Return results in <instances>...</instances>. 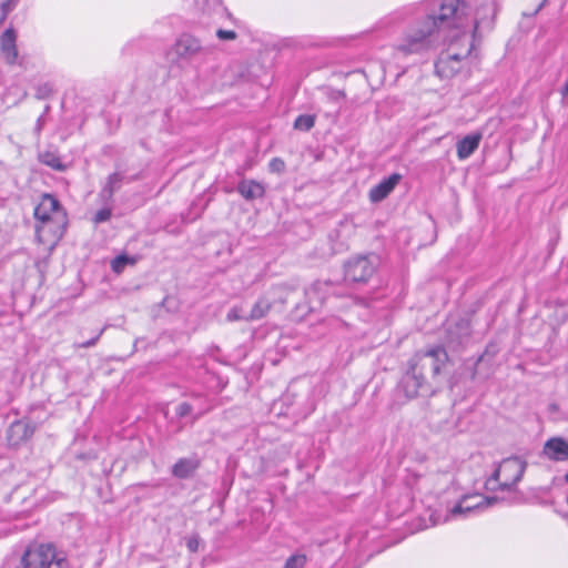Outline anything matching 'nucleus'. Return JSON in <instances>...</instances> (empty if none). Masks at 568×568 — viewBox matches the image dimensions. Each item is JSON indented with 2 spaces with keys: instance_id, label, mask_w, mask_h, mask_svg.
<instances>
[{
  "instance_id": "nucleus-1",
  "label": "nucleus",
  "mask_w": 568,
  "mask_h": 568,
  "mask_svg": "<svg viewBox=\"0 0 568 568\" xmlns=\"http://www.w3.org/2000/svg\"><path fill=\"white\" fill-rule=\"evenodd\" d=\"M447 362V352L442 346L416 352L408 361L407 371L400 383L406 397L415 398L422 394L432 393L434 382Z\"/></svg>"
},
{
  "instance_id": "nucleus-2",
  "label": "nucleus",
  "mask_w": 568,
  "mask_h": 568,
  "mask_svg": "<svg viewBox=\"0 0 568 568\" xmlns=\"http://www.w3.org/2000/svg\"><path fill=\"white\" fill-rule=\"evenodd\" d=\"M34 216L40 222L37 236L41 243L53 246L62 237L67 225V215L59 201L44 194L34 209Z\"/></svg>"
},
{
  "instance_id": "nucleus-3",
  "label": "nucleus",
  "mask_w": 568,
  "mask_h": 568,
  "mask_svg": "<svg viewBox=\"0 0 568 568\" xmlns=\"http://www.w3.org/2000/svg\"><path fill=\"white\" fill-rule=\"evenodd\" d=\"M19 568H69V565L52 544H32L26 549Z\"/></svg>"
},
{
  "instance_id": "nucleus-4",
  "label": "nucleus",
  "mask_w": 568,
  "mask_h": 568,
  "mask_svg": "<svg viewBox=\"0 0 568 568\" xmlns=\"http://www.w3.org/2000/svg\"><path fill=\"white\" fill-rule=\"evenodd\" d=\"M463 48L457 52L454 47L446 49L440 53L436 63V73L443 79H450L456 75L464 65V60L467 59L474 49L473 37H464L462 39Z\"/></svg>"
},
{
  "instance_id": "nucleus-5",
  "label": "nucleus",
  "mask_w": 568,
  "mask_h": 568,
  "mask_svg": "<svg viewBox=\"0 0 568 568\" xmlns=\"http://www.w3.org/2000/svg\"><path fill=\"white\" fill-rule=\"evenodd\" d=\"M526 466V462L518 457L506 458L486 481V486L489 487L491 483L499 481V488L501 490H509L521 479Z\"/></svg>"
},
{
  "instance_id": "nucleus-6",
  "label": "nucleus",
  "mask_w": 568,
  "mask_h": 568,
  "mask_svg": "<svg viewBox=\"0 0 568 568\" xmlns=\"http://www.w3.org/2000/svg\"><path fill=\"white\" fill-rule=\"evenodd\" d=\"M287 287L277 285L262 295L253 305L251 312L246 315L247 321H258L265 317L276 302L284 304L287 297Z\"/></svg>"
},
{
  "instance_id": "nucleus-7",
  "label": "nucleus",
  "mask_w": 568,
  "mask_h": 568,
  "mask_svg": "<svg viewBox=\"0 0 568 568\" xmlns=\"http://www.w3.org/2000/svg\"><path fill=\"white\" fill-rule=\"evenodd\" d=\"M436 23L435 19L428 18L420 29L406 36L404 42L398 45V50L409 54L425 49L428 45V37L432 36Z\"/></svg>"
},
{
  "instance_id": "nucleus-8",
  "label": "nucleus",
  "mask_w": 568,
  "mask_h": 568,
  "mask_svg": "<svg viewBox=\"0 0 568 568\" xmlns=\"http://www.w3.org/2000/svg\"><path fill=\"white\" fill-rule=\"evenodd\" d=\"M375 270L376 264L372 256H356L345 264V278L357 283L367 282L375 273Z\"/></svg>"
},
{
  "instance_id": "nucleus-9",
  "label": "nucleus",
  "mask_w": 568,
  "mask_h": 568,
  "mask_svg": "<svg viewBox=\"0 0 568 568\" xmlns=\"http://www.w3.org/2000/svg\"><path fill=\"white\" fill-rule=\"evenodd\" d=\"M496 501V497H483L479 495L464 496L459 503L449 510V514L445 517V521L456 516L466 515L477 508H486Z\"/></svg>"
},
{
  "instance_id": "nucleus-10",
  "label": "nucleus",
  "mask_w": 568,
  "mask_h": 568,
  "mask_svg": "<svg viewBox=\"0 0 568 568\" xmlns=\"http://www.w3.org/2000/svg\"><path fill=\"white\" fill-rule=\"evenodd\" d=\"M356 230L355 223L349 219L342 220L338 225L329 233L328 239L332 242L334 252H341L347 248L349 240L354 236Z\"/></svg>"
},
{
  "instance_id": "nucleus-11",
  "label": "nucleus",
  "mask_w": 568,
  "mask_h": 568,
  "mask_svg": "<svg viewBox=\"0 0 568 568\" xmlns=\"http://www.w3.org/2000/svg\"><path fill=\"white\" fill-rule=\"evenodd\" d=\"M174 51L182 59H191L202 51V44L195 37L184 33L176 40Z\"/></svg>"
},
{
  "instance_id": "nucleus-12",
  "label": "nucleus",
  "mask_w": 568,
  "mask_h": 568,
  "mask_svg": "<svg viewBox=\"0 0 568 568\" xmlns=\"http://www.w3.org/2000/svg\"><path fill=\"white\" fill-rule=\"evenodd\" d=\"M542 454L552 462H567L568 442L562 437H551L545 443Z\"/></svg>"
},
{
  "instance_id": "nucleus-13",
  "label": "nucleus",
  "mask_w": 568,
  "mask_h": 568,
  "mask_svg": "<svg viewBox=\"0 0 568 568\" xmlns=\"http://www.w3.org/2000/svg\"><path fill=\"white\" fill-rule=\"evenodd\" d=\"M402 180V175L398 173H393L387 179L381 181L377 185L371 189L369 191V200L373 203H377L383 201L388 194L394 190V187Z\"/></svg>"
},
{
  "instance_id": "nucleus-14",
  "label": "nucleus",
  "mask_w": 568,
  "mask_h": 568,
  "mask_svg": "<svg viewBox=\"0 0 568 568\" xmlns=\"http://www.w3.org/2000/svg\"><path fill=\"white\" fill-rule=\"evenodd\" d=\"M17 33L13 28H8L0 36V49L9 64H13L18 58V49L16 45Z\"/></svg>"
},
{
  "instance_id": "nucleus-15",
  "label": "nucleus",
  "mask_w": 568,
  "mask_h": 568,
  "mask_svg": "<svg viewBox=\"0 0 568 568\" xmlns=\"http://www.w3.org/2000/svg\"><path fill=\"white\" fill-rule=\"evenodd\" d=\"M34 433V426L28 422L19 420L13 423L8 430V442L12 446H18L21 443L31 438Z\"/></svg>"
},
{
  "instance_id": "nucleus-16",
  "label": "nucleus",
  "mask_w": 568,
  "mask_h": 568,
  "mask_svg": "<svg viewBox=\"0 0 568 568\" xmlns=\"http://www.w3.org/2000/svg\"><path fill=\"white\" fill-rule=\"evenodd\" d=\"M460 7V0H443L439 6L438 16L434 18L435 21L438 20L440 23H444L450 18L458 16Z\"/></svg>"
},
{
  "instance_id": "nucleus-17",
  "label": "nucleus",
  "mask_w": 568,
  "mask_h": 568,
  "mask_svg": "<svg viewBox=\"0 0 568 568\" xmlns=\"http://www.w3.org/2000/svg\"><path fill=\"white\" fill-rule=\"evenodd\" d=\"M199 467V462L192 458H182L174 464L172 473L178 478H186L191 476Z\"/></svg>"
},
{
  "instance_id": "nucleus-18",
  "label": "nucleus",
  "mask_w": 568,
  "mask_h": 568,
  "mask_svg": "<svg viewBox=\"0 0 568 568\" xmlns=\"http://www.w3.org/2000/svg\"><path fill=\"white\" fill-rule=\"evenodd\" d=\"M239 192L246 200H254L264 195V187L255 181H243L239 184Z\"/></svg>"
},
{
  "instance_id": "nucleus-19",
  "label": "nucleus",
  "mask_w": 568,
  "mask_h": 568,
  "mask_svg": "<svg viewBox=\"0 0 568 568\" xmlns=\"http://www.w3.org/2000/svg\"><path fill=\"white\" fill-rule=\"evenodd\" d=\"M479 135H467L457 144V154L459 159L468 158L479 145Z\"/></svg>"
},
{
  "instance_id": "nucleus-20",
  "label": "nucleus",
  "mask_w": 568,
  "mask_h": 568,
  "mask_svg": "<svg viewBox=\"0 0 568 568\" xmlns=\"http://www.w3.org/2000/svg\"><path fill=\"white\" fill-rule=\"evenodd\" d=\"M39 160L41 163L57 171H64L67 169V166L61 162L59 155L51 151L40 153Z\"/></svg>"
},
{
  "instance_id": "nucleus-21",
  "label": "nucleus",
  "mask_w": 568,
  "mask_h": 568,
  "mask_svg": "<svg viewBox=\"0 0 568 568\" xmlns=\"http://www.w3.org/2000/svg\"><path fill=\"white\" fill-rule=\"evenodd\" d=\"M138 262V257L121 254L112 260L111 268L114 273L120 274L123 272L126 265H134Z\"/></svg>"
},
{
  "instance_id": "nucleus-22",
  "label": "nucleus",
  "mask_w": 568,
  "mask_h": 568,
  "mask_svg": "<svg viewBox=\"0 0 568 568\" xmlns=\"http://www.w3.org/2000/svg\"><path fill=\"white\" fill-rule=\"evenodd\" d=\"M315 124V116L311 114H302L296 118L294 129L301 131H310Z\"/></svg>"
},
{
  "instance_id": "nucleus-23",
  "label": "nucleus",
  "mask_w": 568,
  "mask_h": 568,
  "mask_svg": "<svg viewBox=\"0 0 568 568\" xmlns=\"http://www.w3.org/2000/svg\"><path fill=\"white\" fill-rule=\"evenodd\" d=\"M123 176L120 173H113L109 176L106 185L103 192L108 193L109 196L119 187Z\"/></svg>"
},
{
  "instance_id": "nucleus-24",
  "label": "nucleus",
  "mask_w": 568,
  "mask_h": 568,
  "mask_svg": "<svg viewBox=\"0 0 568 568\" xmlns=\"http://www.w3.org/2000/svg\"><path fill=\"white\" fill-rule=\"evenodd\" d=\"M306 560L305 555H293L287 558L283 568H304Z\"/></svg>"
},
{
  "instance_id": "nucleus-25",
  "label": "nucleus",
  "mask_w": 568,
  "mask_h": 568,
  "mask_svg": "<svg viewBox=\"0 0 568 568\" xmlns=\"http://www.w3.org/2000/svg\"><path fill=\"white\" fill-rule=\"evenodd\" d=\"M226 320L229 322H235V321H245V322H248L247 318H246V315H244L242 313V308L241 307H233L230 310V312L227 313L226 315Z\"/></svg>"
},
{
  "instance_id": "nucleus-26",
  "label": "nucleus",
  "mask_w": 568,
  "mask_h": 568,
  "mask_svg": "<svg viewBox=\"0 0 568 568\" xmlns=\"http://www.w3.org/2000/svg\"><path fill=\"white\" fill-rule=\"evenodd\" d=\"M464 37H471L470 34H468L467 32H462V33H458L457 36L453 37L449 42H448V45L446 49H450L452 47L455 48V50L460 51L462 48H463V41L462 39H464Z\"/></svg>"
},
{
  "instance_id": "nucleus-27",
  "label": "nucleus",
  "mask_w": 568,
  "mask_h": 568,
  "mask_svg": "<svg viewBox=\"0 0 568 568\" xmlns=\"http://www.w3.org/2000/svg\"><path fill=\"white\" fill-rule=\"evenodd\" d=\"M270 170L275 173H282L285 170V162L280 158H274L270 162Z\"/></svg>"
},
{
  "instance_id": "nucleus-28",
  "label": "nucleus",
  "mask_w": 568,
  "mask_h": 568,
  "mask_svg": "<svg viewBox=\"0 0 568 568\" xmlns=\"http://www.w3.org/2000/svg\"><path fill=\"white\" fill-rule=\"evenodd\" d=\"M110 217H111V210L110 209H102V210H99L95 213V215L93 217V222L95 224H99V223L108 221Z\"/></svg>"
},
{
  "instance_id": "nucleus-29",
  "label": "nucleus",
  "mask_w": 568,
  "mask_h": 568,
  "mask_svg": "<svg viewBox=\"0 0 568 568\" xmlns=\"http://www.w3.org/2000/svg\"><path fill=\"white\" fill-rule=\"evenodd\" d=\"M11 1L12 0H3L0 2V23L7 19L8 13L11 11Z\"/></svg>"
},
{
  "instance_id": "nucleus-30",
  "label": "nucleus",
  "mask_w": 568,
  "mask_h": 568,
  "mask_svg": "<svg viewBox=\"0 0 568 568\" xmlns=\"http://www.w3.org/2000/svg\"><path fill=\"white\" fill-rule=\"evenodd\" d=\"M216 36L220 40H234L236 39L235 31L219 29Z\"/></svg>"
},
{
  "instance_id": "nucleus-31",
  "label": "nucleus",
  "mask_w": 568,
  "mask_h": 568,
  "mask_svg": "<svg viewBox=\"0 0 568 568\" xmlns=\"http://www.w3.org/2000/svg\"><path fill=\"white\" fill-rule=\"evenodd\" d=\"M186 546H187V549L191 551V552H196L199 550V546H200V539L197 536H192L187 539L186 541Z\"/></svg>"
},
{
  "instance_id": "nucleus-32",
  "label": "nucleus",
  "mask_w": 568,
  "mask_h": 568,
  "mask_svg": "<svg viewBox=\"0 0 568 568\" xmlns=\"http://www.w3.org/2000/svg\"><path fill=\"white\" fill-rule=\"evenodd\" d=\"M104 329L105 328L100 329V332L93 338H91L90 341H87L82 344H79L78 347L87 348V347H91V346L95 345L97 342L99 341L100 336L103 334Z\"/></svg>"
},
{
  "instance_id": "nucleus-33",
  "label": "nucleus",
  "mask_w": 568,
  "mask_h": 568,
  "mask_svg": "<svg viewBox=\"0 0 568 568\" xmlns=\"http://www.w3.org/2000/svg\"><path fill=\"white\" fill-rule=\"evenodd\" d=\"M191 410H192V407H191V405H190V404H187V403H182V404H180V405H179V407H178V410H176V412H178V415H179L180 417H184V416L189 415V414L191 413Z\"/></svg>"
},
{
  "instance_id": "nucleus-34",
  "label": "nucleus",
  "mask_w": 568,
  "mask_h": 568,
  "mask_svg": "<svg viewBox=\"0 0 568 568\" xmlns=\"http://www.w3.org/2000/svg\"><path fill=\"white\" fill-rule=\"evenodd\" d=\"M221 6V0H205V9L209 11L215 10Z\"/></svg>"
},
{
  "instance_id": "nucleus-35",
  "label": "nucleus",
  "mask_w": 568,
  "mask_h": 568,
  "mask_svg": "<svg viewBox=\"0 0 568 568\" xmlns=\"http://www.w3.org/2000/svg\"><path fill=\"white\" fill-rule=\"evenodd\" d=\"M462 327H463V331H464V335H467L468 334V324L466 322H463L462 323Z\"/></svg>"
},
{
  "instance_id": "nucleus-36",
  "label": "nucleus",
  "mask_w": 568,
  "mask_h": 568,
  "mask_svg": "<svg viewBox=\"0 0 568 568\" xmlns=\"http://www.w3.org/2000/svg\"><path fill=\"white\" fill-rule=\"evenodd\" d=\"M546 1H547V0H542V1L538 4V7L536 8L535 12H538V11L541 9V7L545 4V2H546Z\"/></svg>"
},
{
  "instance_id": "nucleus-37",
  "label": "nucleus",
  "mask_w": 568,
  "mask_h": 568,
  "mask_svg": "<svg viewBox=\"0 0 568 568\" xmlns=\"http://www.w3.org/2000/svg\"><path fill=\"white\" fill-rule=\"evenodd\" d=\"M562 94H564V95H567V94H568V80H567V83H566V85H565V88H564V90H562Z\"/></svg>"
},
{
  "instance_id": "nucleus-38",
  "label": "nucleus",
  "mask_w": 568,
  "mask_h": 568,
  "mask_svg": "<svg viewBox=\"0 0 568 568\" xmlns=\"http://www.w3.org/2000/svg\"><path fill=\"white\" fill-rule=\"evenodd\" d=\"M336 97H344V92H342V91H337V92H336Z\"/></svg>"
},
{
  "instance_id": "nucleus-39",
  "label": "nucleus",
  "mask_w": 568,
  "mask_h": 568,
  "mask_svg": "<svg viewBox=\"0 0 568 568\" xmlns=\"http://www.w3.org/2000/svg\"><path fill=\"white\" fill-rule=\"evenodd\" d=\"M565 480L568 483V473L565 475Z\"/></svg>"
}]
</instances>
